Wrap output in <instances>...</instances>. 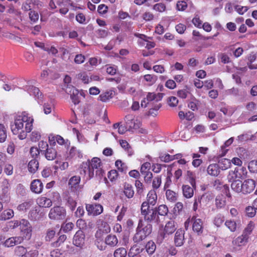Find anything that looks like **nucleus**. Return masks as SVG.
<instances>
[{
  "instance_id": "nucleus-1",
  "label": "nucleus",
  "mask_w": 257,
  "mask_h": 257,
  "mask_svg": "<svg viewBox=\"0 0 257 257\" xmlns=\"http://www.w3.org/2000/svg\"><path fill=\"white\" fill-rule=\"evenodd\" d=\"M141 214L144 220L148 222H155L158 224L160 222L159 216L156 214L155 208L148 205L147 203L142 204Z\"/></svg>"
},
{
  "instance_id": "nucleus-2",
  "label": "nucleus",
  "mask_w": 257,
  "mask_h": 257,
  "mask_svg": "<svg viewBox=\"0 0 257 257\" xmlns=\"http://www.w3.org/2000/svg\"><path fill=\"white\" fill-rule=\"evenodd\" d=\"M142 221H139L137 229V232L133 237L135 242H139L145 239L147 236L149 235L152 231V225L148 222L143 227Z\"/></svg>"
},
{
  "instance_id": "nucleus-3",
  "label": "nucleus",
  "mask_w": 257,
  "mask_h": 257,
  "mask_svg": "<svg viewBox=\"0 0 257 257\" xmlns=\"http://www.w3.org/2000/svg\"><path fill=\"white\" fill-rule=\"evenodd\" d=\"M33 121V119L29 116V114L24 112L21 115H19L15 119L14 123L11 125V130L13 134L19 133V131L24 127V122Z\"/></svg>"
},
{
  "instance_id": "nucleus-4",
  "label": "nucleus",
  "mask_w": 257,
  "mask_h": 257,
  "mask_svg": "<svg viewBox=\"0 0 257 257\" xmlns=\"http://www.w3.org/2000/svg\"><path fill=\"white\" fill-rule=\"evenodd\" d=\"M253 228V226L251 223H249L243 230L242 234L232 240V244L237 246L245 245L248 241L249 236L251 234Z\"/></svg>"
},
{
  "instance_id": "nucleus-5",
  "label": "nucleus",
  "mask_w": 257,
  "mask_h": 257,
  "mask_svg": "<svg viewBox=\"0 0 257 257\" xmlns=\"http://www.w3.org/2000/svg\"><path fill=\"white\" fill-rule=\"evenodd\" d=\"M66 215V210L61 206H55L52 208L48 214L49 217L53 220H63Z\"/></svg>"
},
{
  "instance_id": "nucleus-6",
  "label": "nucleus",
  "mask_w": 257,
  "mask_h": 257,
  "mask_svg": "<svg viewBox=\"0 0 257 257\" xmlns=\"http://www.w3.org/2000/svg\"><path fill=\"white\" fill-rule=\"evenodd\" d=\"M21 234L24 236L25 239L29 240L32 236V227L30 222L26 219L21 220L20 226Z\"/></svg>"
},
{
  "instance_id": "nucleus-7",
  "label": "nucleus",
  "mask_w": 257,
  "mask_h": 257,
  "mask_svg": "<svg viewBox=\"0 0 257 257\" xmlns=\"http://www.w3.org/2000/svg\"><path fill=\"white\" fill-rule=\"evenodd\" d=\"M85 208L89 215L97 216L103 212V207L99 204H86Z\"/></svg>"
},
{
  "instance_id": "nucleus-8",
  "label": "nucleus",
  "mask_w": 257,
  "mask_h": 257,
  "mask_svg": "<svg viewBox=\"0 0 257 257\" xmlns=\"http://www.w3.org/2000/svg\"><path fill=\"white\" fill-rule=\"evenodd\" d=\"M65 91L70 94V98L75 105L79 103V91L78 89L72 85H67Z\"/></svg>"
},
{
  "instance_id": "nucleus-9",
  "label": "nucleus",
  "mask_w": 257,
  "mask_h": 257,
  "mask_svg": "<svg viewBox=\"0 0 257 257\" xmlns=\"http://www.w3.org/2000/svg\"><path fill=\"white\" fill-rule=\"evenodd\" d=\"M85 236L82 230H78L75 234L73 239V244L78 247L82 246L85 242Z\"/></svg>"
},
{
  "instance_id": "nucleus-10",
  "label": "nucleus",
  "mask_w": 257,
  "mask_h": 257,
  "mask_svg": "<svg viewBox=\"0 0 257 257\" xmlns=\"http://www.w3.org/2000/svg\"><path fill=\"white\" fill-rule=\"evenodd\" d=\"M242 192L243 194L250 193L253 191L255 187V181L252 179H247L242 183Z\"/></svg>"
},
{
  "instance_id": "nucleus-11",
  "label": "nucleus",
  "mask_w": 257,
  "mask_h": 257,
  "mask_svg": "<svg viewBox=\"0 0 257 257\" xmlns=\"http://www.w3.org/2000/svg\"><path fill=\"white\" fill-rule=\"evenodd\" d=\"M193 223L192 229L194 232L198 235L201 234L203 232V221L200 218H197L196 216H193L191 219Z\"/></svg>"
},
{
  "instance_id": "nucleus-12",
  "label": "nucleus",
  "mask_w": 257,
  "mask_h": 257,
  "mask_svg": "<svg viewBox=\"0 0 257 257\" xmlns=\"http://www.w3.org/2000/svg\"><path fill=\"white\" fill-rule=\"evenodd\" d=\"M80 173L84 175L88 174L87 179H90L94 176V172L91 170L90 166V161L88 160L86 162H83L81 165Z\"/></svg>"
},
{
  "instance_id": "nucleus-13",
  "label": "nucleus",
  "mask_w": 257,
  "mask_h": 257,
  "mask_svg": "<svg viewBox=\"0 0 257 257\" xmlns=\"http://www.w3.org/2000/svg\"><path fill=\"white\" fill-rule=\"evenodd\" d=\"M184 234L185 231L181 228L176 231L174 236V243L176 246H181L184 244Z\"/></svg>"
},
{
  "instance_id": "nucleus-14",
  "label": "nucleus",
  "mask_w": 257,
  "mask_h": 257,
  "mask_svg": "<svg viewBox=\"0 0 257 257\" xmlns=\"http://www.w3.org/2000/svg\"><path fill=\"white\" fill-rule=\"evenodd\" d=\"M147 201L143 202L142 204L147 203L148 205L151 206H154L156 204L157 195L155 190H152L149 192L147 195Z\"/></svg>"
},
{
  "instance_id": "nucleus-15",
  "label": "nucleus",
  "mask_w": 257,
  "mask_h": 257,
  "mask_svg": "<svg viewBox=\"0 0 257 257\" xmlns=\"http://www.w3.org/2000/svg\"><path fill=\"white\" fill-rule=\"evenodd\" d=\"M27 90L30 95H34L36 99H38V102L39 103L42 102L40 98L42 95V93L40 91L38 88L33 85H30L27 87Z\"/></svg>"
},
{
  "instance_id": "nucleus-16",
  "label": "nucleus",
  "mask_w": 257,
  "mask_h": 257,
  "mask_svg": "<svg viewBox=\"0 0 257 257\" xmlns=\"http://www.w3.org/2000/svg\"><path fill=\"white\" fill-rule=\"evenodd\" d=\"M176 229V223L174 220H170L166 223L163 232L166 235H170L174 232Z\"/></svg>"
},
{
  "instance_id": "nucleus-17",
  "label": "nucleus",
  "mask_w": 257,
  "mask_h": 257,
  "mask_svg": "<svg viewBox=\"0 0 257 257\" xmlns=\"http://www.w3.org/2000/svg\"><path fill=\"white\" fill-rule=\"evenodd\" d=\"M104 242L109 246L114 247L117 245L118 240L115 235L110 234L105 237Z\"/></svg>"
},
{
  "instance_id": "nucleus-18",
  "label": "nucleus",
  "mask_w": 257,
  "mask_h": 257,
  "mask_svg": "<svg viewBox=\"0 0 257 257\" xmlns=\"http://www.w3.org/2000/svg\"><path fill=\"white\" fill-rule=\"evenodd\" d=\"M41 152H43L46 158L48 160H53L57 156V152L52 147L47 148L45 150H41Z\"/></svg>"
},
{
  "instance_id": "nucleus-19",
  "label": "nucleus",
  "mask_w": 257,
  "mask_h": 257,
  "mask_svg": "<svg viewBox=\"0 0 257 257\" xmlns=\"http://www.w3.org/2000/svg\"><path fill=\"white\" fill-rule=\"evenodd\" d=\"M43 188V183L40 180H34L31 184V190L36 193H40Z\"/></svg>"
},
{
  "instance_id": "nucleus-20",
  "label": "nucleus",
  "mask_w": 257,
  "mask_h": 257,
  "mask_svg": "<svg viewBox=\"0 0 257 257\" xmlns=\"http://www.w3.org/2000/svg\"><path fill=\"white\" fill-rule=\"evenodd\" d=\"M80 181V177L78 176H74L71 177L68 183V185L73 191L77 190L79 188V184Z\"/></svg>"
},
{
  "instance_id": "nucleus-21",
  "label": "nucleus",
  "mask_w": 257,
  "mask_h": 257,
  "mask_svg": "<svg viewBox=\"0 0 257 257\" xmlns=\"http://www.w3.org/2000/svg\"><path fill=\"white\" fill-rule=\"evenodd\" d=\"M207 171L209 175L213 176H217L220 173L219 166L217 164H210L208 167Z\"/></svg>"
},
{
  "instance_id": "nucleus-22",
  "label": "nucleus",
  "mask_w": 257,
  "mask_h": 257,
  "mask_svg": "<svg viewBox=\"0 0 257 257\" xmlns=\"http://www.w3.org/2000/svg\"><path fill=\"white\" fill-rule=\"evenodd\" d=\"M194 189L188 185H183L182 186V191L184 196L187 198H191L194 194Z\"/></svg>"
},
{
  "instance_id": "nucleus-23",
  "label": "nucleus",
  "mask_w": 257,
  "mask_h": 257,
  "mask_svg": "<svg viewBox=\"0 0 257 257\" xmlns=\"http://www.w3.org/2000/svg\"><path fill=\"white\" fill-rule=\"evenodd\" d=\"M123 193L128 198H132L134 195V190L132 185L125 183L124 184Z\"/></svg>"
},
{
  "instance_id": "nucleus-24",
  "label": "nucleus",
  "mask_w": 257,
  "mask_h": 257,
  "mask_svg": "<svg viewBox=\"0 0 257 257\" xmlns=\"http://www.w3.org/2000/svg\"><path fill=\"white\" fill-rule=\"evenodd\" d=\"M242 182L239 179L233 180L231 184V189L236 192H242Z\"/></svg>"
},
{
  "instance_id": "nucleus-25",
  "label": "nucleus",
  "mask_w": 257,
  "mask_h": 257,
  "mask_svg": "<svg viewBox=\"0 0 257 257\" xmlns=\"http://www.w3.org/2000/svg\"><path fill=\"white\" fill-rule=\"evenodd\" d=\"M37 203L40 207H50L52 205V201L44 197L39 198Z\"/></svg>"
},
{
  "instance_id": "nucleus-26",
  "label": "nucleus",
  "mask_w": 257,
  "mask_h": 257,
  "mask_svg": "<svg viewBox=\"0 0 257 257\" xmlns=\"http://www.w3.org/2000/svg\"><path fill=\"white\" fill-rule=\"evenodd\" d=\"M14 213L12 209L5 210L0 214V220L10 219L14 216Z\"/></svg>"
},
{
  "instance_id": "nucleus-27",
  "label": "nucleus",
  "mask_w": 257,
  "mask_h": 257,
  "mask_svg": "<svg viewBox=\"0 0 257 257\" xmlns=\"http://www.w3.org/2000/svg\"><path fill=\"white\" fill-rule=\"evenodd\" d=\"M144 248H141L140 247L135 244L133 245L130 249L128 252L129 257H134L143 251Z\"/></svg>"
},
{
  "instance_id": "nucleus-28",
  "label": "nucleus",
  "mask_w": 257,
  "mask_h": 257,
  "mask_svg": "<svg viewBox=\"0 0 257 257\" xmlns=\"http://www.w3.org/2000/svg\"><path fill=\"white\" fill-rule=\"evenodd\" d=\"M28 170L32 173H35L38 169L39 163L37 160L33 159L28 164Z\"/></svg>"
},
{
  "instance_id": "nucleus-29",
  "label": "nucleus",
  "mask_w": 257,
  "mask_h": 257,
  "mask_svg": "<svg viewBox=\"0 0 257 257\" xmlns=\"http://www.w3.org/2000/svg\"><path fill=\"white\" fill-rule=\"evenodd\" d=\"M256 56L254 54H250L247 57V66L250 69H257V64H252L256 60Z\"/></svg>"
},
{
  "instance_id": "nucleus-30",
  "label": "nucleus",
  "mask_w": 257,
  "mask_h": 257,
  "mask_svg": "<svg viewBox=\"0 0 257 257\" xmlns=\"http://www.w3.org/2000/svg\"><path fill=\"white\" fill-rule=\"evenodd\" d=\"M155 208L156 209V214H158V216H166L169 212L168 207L164 204L160 205L158 207H155Z\"/></svg>"
},
{
  "instance_id": "nucleus-31",
  "label": "nucleus",
  "mask_w": 257,
  "mask_h": 257,
  "mask_svg": "<svg viewBox=\"0 0 257 257\" xmlns=\"http://www.w3.org/2000/svg\"><path fill=\"white\" fill-rule=\"evenodd\" d=\"M225 217L220 213L216 215L213 219V224L217 227H220L224 222Z\"/></svg>"
},
{
  "instance_id": "nucleus-32",
  "label": "nucleus",
  "mask_w": 257,
  "mask_h": 257,
  "mask_svg": "<svg viewBox=\"0 0 257 257\" xmlns=\"http://www.w3.org/2000/svg\"><path fill=\"white\" fill-rule=\"evenodd\" d=\"M101 165V160L98 158L94 157L91 160V162L90 161V168L93 172L94 170L100 168Z\"/></svg>"
},
{
  "instance_id": "nucleus-33",
  "label": "nucleus",
  "mask_w": 257,
  "mask_h": 257,
  "mask_svg": "<svg viewBox=\"0 0 257 257\" xmlns=\"http://www.w3.org/2000/svg\"><path fill=\"white\" fill-rule=\"evenodd\" d=\"M145 247L147 253L149 255H152L156 250V245L154 241L150 240L146 244Z\"/></svg>"
},
{
  "instance_id": "nucleus-34",
  "label": "nucleus",
  "mask_w": 257,
  "mask_h": 257,
  "mask_svg": "<svg viewBox=\"0 0 257 257\" xmlns=\"http://www.w3.org/2000/svg\"><path fill=\"white\" fill-rule=\"evenodd\" d=\"M217 164L219 166V169L225 170L230 167L231 163L229 159H222L219 161Z\"/></svg>"
},
{
  "instance_id": "nucleus-35",
  "label": "nucleus",
  "mask_w": 257,
  "mask_h": 257,
  "mask_svg": "<svg viewBox=\"0 0 257 257\" xmlns=\"http://www.w3.org/2000/svg\"><path fill=\"white\" fill-rule=\"evenodd\" d=\"M225 225L231 232H235L237 228L236 222L231 219L226 220L224 223Z\"/></svg>"
},
{
  "instance_id": "nucleus-36",
  "label": "nucleus",
  "mask_w": 257,
  "mask_h": 257,
  "mask_svg": "<svg viewBox=\"0 0 257 257\" xmlns=\"http://www.w3.org/2000/svg\"><path fill=\"white\" fill-rule=\"evenodd\" d=\"M126 255L127 250L123 247L117 248L113 252L114 257H126Z\"/></svg>"
},
{
  "instance_id": "nucleus-37",
  "label": "nucleus",
  "mask_w": 257,
  "mask_h": 257,
  "mask_svg": "<svg viewBox=\"0 0 257 257\" xmlns=\"http://www.w3.org/2000/svg\"><path fill=\"white\" fill-rule=\"evenodd\" d=\"M115 165L117 169L121 172L125 173L127 170V167L126 165L120 160H116L115 161Z\"/></svg>"
},
{
  "instance_id": "nucleus-38",
  "label": "nucleus",
  "mask_w": 257,
  "mask_h": 257,
  "mask_svg": "<svg viewBox=\"0 0 257 257\" xmlns=\"http://www.w3.org/2000/svg\"><path fill=\"white\" fill-rule=\"evenodd\" d=\"M166 196L167 200L171 202H175L177 199V194L175 192L169 189L166 190Z\"/></svg>"
},
{
  "instance_id": "nucleus-39",
  "label": "nucleus",
  "mask_w": 257,
  "mask_h": 257,
  "mask_svg": "<svg viewBox=\"0 0 257 257\" xmlns=\"http://www.w3.org/2000/svg\"><path fill=\"white\" fill-rule=\"evenodd\" d=\"M215 204L218 208H221L225 206L226 201L223 196H217L215 199Z\"/></svg>"
},
{
  "instance_id": "nucleus-40",
  "label": "nucleus",
  "mask_w": 257,
  "mask_h": 257,
  "mask_svg": "<svg viewBox=\"0 0 257 257\" xmlns=\"http://www.w3.org/2000/svg\"><path fill=\"white\" fill-rule=\"evenodd\" d=\"M66 200L67 205L70 208L71 211H74L76 206V201L70 196H67Z\"/></svg>"
},
{
  "instance_id": "nucleus-41",
  "label": "nucleus",
  "mask_w": 257,
  "mask_h": 257,
  "mask_svg": "<svg viewBox=\"0 0 257 257\" xmlns=\"http://www.w3.org/2000/svg\"><path fill=\"white\" fill-rule=\"evenodd\" d=\"M112 97V92L106 91L101 94L98 97V99L102 102H106Z\"/></svg>"
},
{
  "instance_id": "nucleus-42",
  "label": "nucleus",
  "mask_w": 257,
  "mask_h": 257,
  "mask_svg": "<svg viewBox=\"0 0 257 257\" xmlns=\"http://www.w3.org/2000/svg\"><path fill=\"white\" fill-rule=\"evenodd\" d=\"M7 137V131L3 124H0V143L4 142Z\"/></svg>"
},
{
  "instance_id": "nucleus-43",
  "label": "nucleus",
  "mask_w": 257,
  "mask_h": 257,
  "mask_svg": "<svg viewBox=\"0 0 257 257\" xmlns=\"http://www.w3.org/2000/svg\"><path fill=\"white\" fill-rule=\"evenodd\" d=\"M29 17L31 21V24L36 23L39 20V14L34 11H31L29 13Z\"/></svg>"
},
{
  "instance_id": "nucleus-44",
  "label": "nucleus",
  "mask_w": 257,
  "mask_h": 257,
  "mask_svg": "<svg viewBox=\"0 0 257 257\" xmlns=\"http://www.w3.org/2000/svg\"><path fill=\"white\" fill-rule=\"evenodd\" d=\"M120 145L121 147L127 151L129 156H131L133 154V152L131 150V146L125 140H120Z\"/></svg>"
},
{
  "instance_id": "nucleus-45",
  "label": "nucleus",
  "mask_w": 257,
  "mask_h": 257,
  "mask_svg": "<svg viewBox=\"0 0 257 257\" xmlns=\"http://www.w3.org/2000/svg\"><path fill=\"white\" fill-rule=\"evenodd\" d=\"M69 155L71 158H81L82 154L76 148L72 147L69 151Z\"/></svg>"
},
{
  "instance_id": "nucleus-46",
  "label": "nucleus",
  "mask_w": 257,
  "mask_h": 257,
  "mask_svg": "<svg viewBox=\"0 0 257 257\" xmlns=\"http://www.w3.org/2000/svg\"><path fill=\"white\" fill-rule=\"evenodd\" d=\"M159 158L161 161L165 163H168L174 160V156L168 154H161L159 156Z\"/></svg>"
},
{
  "instance_id": "nucleus-47",
  "label": "nucleus",
  "mask_w": 257,
  "mask_h": 257,
  "mask_svg": "<svg viewBox=\"0 0 257 257\" xmlns=\"http://www.w3.org/2000/svg\"><path fill=\"white\" fill-rule=\"evenodd\" d=\"M233 138L232 137V138H230V139H229L228 140H227L224 143V145L221 147L222 153H221V155L222 156L225 155V154H226V153L227 152L228 150L225 149V148L230 146L233 143Z\"/></svg>"
},
{
  "instance_id": "nucleus-48",
  "label": "nucleus",
  "mask_w": 257,
  "mask_h": 257,
  "mask_svg": "<svg viewBox=\"0 0 257 257\" xmlns=\"http://www.w3.org/2000/svg\"><path fill=\"white\" fill-rule=\"evenodd\" d=\"M26 252L27 249L22 246H18L15 249V253L19 256L22 257V255H24Z\"/></svg>"
},
{
  "instance_id": "nucleus-49",
  "label": "nucleus",
  "mask_w": 257,
  "mask_h": 257,
  "mask_svg": "<svg viewBox=\"0 0 257 257\" xmlns=\"http://www.w3.org/2000/svg\"><path fill=\"white\" fill-rule=\"evenodd\" d=\"M135 186L137 189V193L139 195H141L144 190V185L140 180H136L135 181Z\"/></svg>"
},
{
  "instance_id": "nucleus-50",
  "label": "nucleus",
  "mask_w": 257,
  "mask_h": 257,
  "mask_svg": "<svg viewBox=\"0 0 257 257\" xmlns=\"http://www.w3.org/2000/svg\"><path fill=\"white\" fill-rule=\"evenodd\" d=\"M249 170L252 173H257V160L251 161L248 165Z\"/></svg>"
},
{
  "instance_id": "nucleus-51",
  "label": "nucleus",
  "mask_w": 257,
  "mask_h": 257,
  "mask_svg": "<svg viewBox=\"0 0 257 257\" xmlns=\"http://www.w3.org/2000/svg\"><path fill=\"white\" fill-rule=\"evenodd\" d=\"M7 161L6 155L4 153L0 152V174L2 173L4 166Z\"/></svg>"
},
{
  "instance_id": "nucleus-52",
  "label": "nucleus",
  "mask_w": 257,
  "mask_h": 257,
  "mask_svg": "<svg viewBox=\"0 0 257 257\" xmlns=\"http://www.w3.org/2000/svg\"><path fill=\"white\" fill-rule=\"evenodd\" d=\"M153 9L159 12H163L166 10V6L162 3H158L153 6Z\"/></svg>"
},
{
  "instance_id": "nucleus-53",
  "label": "nucleus",
  "mask_w": 257,
  "mask_h": 257,
  "mask_svg": "<svg viewBox=\"0 0 257 257\" xmlns=\"http://www.w3.org/2000/svg\"><path fill=\"white\" fill-rule=\"evenodd\" d=\"M39 252L36 249H31L29 251L27 250L26 253L22 257H37Z\"/></svg>"
},
{
  "instance_id": "nucleus-54",
  "label": "nucleus",
  "mask_w": 257,
  "mask_h": 257,
  "mask_svg": "<svg viewBox=\"0 0 257 257\" xmlns=\"http://www.w3.org/2000/svg\"><path fill=\"white\" fill-rule=\"evenodd\" d=\"M56 231L53 229H49L46 232L45 239L46 241H50L55 235Z\"/></svg>"
},
{
  "instance_id": "nucleus-55",
  "label": "nucleus",
  "mask_w": 257,
  "mask_h": 257,
  "mask_svg": "<svg viewBox=\"0 0 257 257\" xmlns=\"http://www.w3.org/2000/svg\"><path fill=\"white\" fill-rule=\"evenodd\" d=\"M10 187V184L8 179H5L3 180L2 184V188L3 192L7 193L9 192Z\"/></svg>"
},
{
  "instance_id": "nucleus-56",
  "label": "nucleus",
  "mask_w": 257,
  "mask_h": 257,
  "mask_svg": "<svg viewBox=\"0 0 257 257\" xmlns=\"http://www.w3.org/2000/svg\"><path fill=\"white\" fill-rule=\"evenodd\" d=\"M237 172V168H235L234 171L231 170L229 172L227 176V179L229 182H232L233 180H237L236 175H235V173H236Z\"/></svg>"
},
{
  "instance_id": "nucleus-57",
  "label": "nucleus",
  "mask_w": 257,
  "mask_h": 257,
  "mask_svg": "<svg viewBox=\"0 0 257 257\" xmlns=\"http://www.w3.org/2000/svg\"><path fill=\"white\" fill-rule=\"evenodd\" d=\"M256 210L253 206V207L248 206L245 209L246 214L248 217H253L255 215Z\"/></svg>"
},
{
  "instance_id": "nucleus-58",
  "label": "nucleus",
  "mask_w": 257,
  "mask_h": 257,
  "mask_svg": "<svg viewBox=\"0 0 257 257\" xmlns=\"http://www.w3.org/2000/svg\"><path fill=\"white\" fill-rule=\"evenodd\" d=\"M234 8L235 10L239 15H243L244 13L246 12L248 9L247 7L240 6L239 5H235Z\"/></svg>"
},
{
  "instance_id": "nucleus-59",
  "label": "nucleus",
  "mask_w": 257,
  "mask_h": 257,
  "mask_svg": "<svg viewBox=\"0 0 257 257\" xmlns=\"http://www.w3.org/2000/svg\"><path fill=\"white\" fill-rule=\"evenodd\" d=\"M66 235L65 234L60 235L57 240L52 243L53 246L57 247L60 245V244L63 243L66 239Z\"/></svg>"
},
{
  "instance_id": "nucleus-60",
  "label": "nucleus",
  "mask_w": 257,
  "mask_h": 257,
  "mask_svg": "<svg viewBox=\"0 0 257 257\" xmlns=\"http://www.w3.org/2000/svg\"><path fill=\"white\" fill-rule=\"evenodd\" d=\"M30 153L33 159H36L40 154V151L37 147H31Z\"/></svg>"
},
{
  "instance_id": "nucleus-61",
  "label": "nucleus",
  "mask_w": 257,
  "mask_h": 257,
  "mask_svg": "<svg viewBox=\"0 0 257 257\" xmlns=\"http://www.w3.org/2000/svg\"><path fill=\"white\" fill-rule=\"evenodd\" d=\"M218 57L220 59L221 62L224 64L228 63L230 61L229 57L226 53H220Z\"/></svg>"
},
{
  "instance_id": "nucleus-62",
  "label": "nucleus",
  "mask_w": 257,
  "mask_h": 257,
  "mask_svg": "<svg viewBox=\"0 0 257 257\" xmlns=\"http://www.w3.org/2000/svg\"><path fill=\"white\" fill-rule=\"evenodd\" d=\"M118 176V173L115 170H110L108 173L107 177L111 181L115 180Z\"/></svg>"
},
{
  "instance_id": "nucleus-63",
  "label": "nucleus",
  "mask_w": 257,
  "mask_h": 257,
  "mask_svg": "<svg viewBox=\"0 0 257 257\" xmlns=\"http://www.w3.org/2000/svg\"><path fill=\"white\" fill-rule=\"evenodd\" d=\"M150 168L151 164L149 162L144 163L141 167L140 172L142 174L148 172Z\"/></svg>"
},
{
  "instance_id": "nucleus-64",
  "label": "nucleus",
  "mask_w": 257,
  "mask_h": 257,
  "mask_svg": "<svg viewBox=\"0 0 257 257\" xmlns=\"http://www.w3.org/2000/svg\"><path fill=\"white\" fill-rule=\"evenodd\" d=\"M74 227V224L72 222H68L66 224H63L61 226V228L65 232H68L71 231Z\"/></svg>"
}]
</instances>
